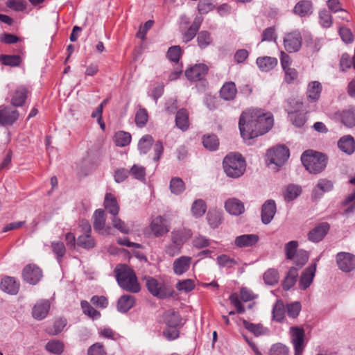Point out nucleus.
Returning <instances> with one entry per match:
<instances>
[{"label":"nucleus","instance_id":"nucleus-14","mask_svg":"<svg viewBox=\"0 0 355 355\" xmlns=\"http://www.w3.org/2000/svg\"><path fill=\"white\" fill-rule=\"evenodd\" d=\"M335 115L338 121L345 127L352 128L355 126V106H350L342 112H338Z\"/></svg>","mask_w":355,"mask_h":355},{"label":"nucleus","instance_id":"nucleus-30","mask_svg":"<svg viewBox=\"0 0 355 355\" xmlns=\"http://www.w3.org/2000/svg\"><path fill=\"white\" fill-rule=\"evenodd\" d=\"M135 303V298L132 295H123L117 302V310L123 313L128 312L133 307Z\"/></svg>","mask_w":355,"mask_h":355},{"label":"nucleus","instance_id":"nucleus-11","mask_svg":"<svg viewBox=\"0 0 355 355\" xmlns=\"http://www.w3.org/2000/svg\"><path fill=\"white\" fill-rule=\"evenodd\" d=\"M208 70L205 64H196L185 71V76L191 81H198L204 78Z\"/></svg>","mask_w":355,"mask_h":355},{"label":"nucleus","instance_id":"nucleus-4","mask_svg":"<svg viewBox=\"0 0 355 355\" xmlns=\"http://www.w3.org/2000/svg\"><path fill=\"white\" fill-rule=\"evenodd\" d=\"M223 166L227 177L238 178L244 174L246 162L241 154L230 153L223 159Z\"/></svg>","mask_w":355,"mask_h":355},{"label":"nucleus","instance_id":"nucleus-40","mask_svg":"<svg viewBox=\"0 0 355 355\" xmlns=\"http://www.w3.org/2000/svg\"><path fill=\"white\" fill-rule=\"evenodd\" d=\"M191 213L196 218L202 216L207 210V205L202 199L196 200L191 205Z\"/></svg>","mask_w":355,"mask_h":355},{"label":"nucleus","instance_id":"nucleus-21","mask_svg":"<svg viewBox=\"0 0 355 355\" xmlns=\"http://www.w3.org/2000/svg\"><path fill=\"white\" fill-rule=\"evenodd\" d=\"M19 113L16 110L4 107L0 110V125H12L18 119Z\"/></svg>","mask_w":355,"mask_h":355},{"label":"nucleus","instance_id":"nucleus-43","mask_svg":"<svg viewBox=\"0 0 355 355\" xmlns=\"http://www.w3.org/2000/svg\"><path fill=\"white\" fill-rule=\"evenodd\" d=\"M309 257V252L304 250H299L297 253L294 255V258L291 260H293L294 264L296 265V268L298 270L302 268L308 261Z\"/></svg>","mask_w":355,"mask_h":355},{"label":"nucleus","instance_id":"nucleus-54","mask_svg":"<svg viewBox=\"0 0 355 355\" xmlns=\"http://www.w3.org/2000/svg\"><path fill=\"white\" fill-rule=\"evenodd\" d=\"M67 324V320L63 318L56 320L52 327H49L47 331L49 334L57 335L60 333Z\"/></svg>","mask_w":355,"mask_h":355},{"label":"nucleus","instance_id":"nucleus-9","mask_svg":"<svg viewBox=\"0 0 355 355\" xmlns=\"http://www.w3.org/2000/svg\"><path fill=\"white\" fill-rule=\"evenodd\" d=\"M292 343L294 347L295 355H301L304 348V331L298 327H292L290 329Z\"/></svg>","mask_w":355,"mask_h":355},{"label":"nucleus","instance_id":"nucleus-18","mask_svg":"<svg viewBox=\"0 0 355 355\" xmlns=\"http://www.w3.org/2000/svg\"><path fill=\"white\" fill-rule=\"evenodd\" d=\"M316 271V263L309 266L302 272L299 281V287L302 290H306L311 284Z\"/></svg>","mask_w":355,"mask_h":355},{"label":"nucleus","instance_id":"nucleus-5","mask_svg":"<svg viewBox=\"0 0 355 355\" xmlns=\"http://www.w3.org/2000/svg\"><path fill=\"white\" fill-rule=\"evenodd\" d=\"M289 150L285 146H277L268 150L266 162L268 166L273 165L278 170L289 157Z\"/></svg>","mask_w":355,"mask_h":355},{"label":"nucleus","instance_id":"nucleus-10","mask_svg":"<svg viewBox=\"0 0 355 355\" xmlns=\"http://www.w3.org/2000/svg\"><path fill=\"white\" fill-rule=\"evenodd\" d=\"M338 268L344 272H350L355 268V256L348 252H340L336 256Z\"/></svg>","mask_w":355,"mask_h":355},{"label":"nucleus","instance_id":"nucleus-23","mask_svg":"<svg viewBox=\"0 0 355 355\" xmlns=\"http://www.w3.org/2000/svg\"><path fill=\"white\" fill-rule=\"evenodd\" d=\"M338 147L343 153L351 155L355 151V140L351 135L343 136L338 141Z\"/></svg>","mask_w":355,"mask_h":355},{"label":"nucleus","instance_id":"nucleus-41","mask_svg":"<svg viewBox=\"0 0 355 355\" xmlns=\"http://www.w3.org/2000/svg\"><path fill=\"white\" fill-rule=\"evenodd\" d=\"M343 211L349 214L355 211V191L348 195L342 203Z\"/></svg>","mask_w":355,"mask_h":355},{"label":"nucleus","instance_id":"nucleus-49","mask_svg":"<svg viewBox=\"0 0 355 355\" xmlns=\"http://www.w3.org/2000/svg\"><path fill=\"white\" fill-rule=\"evenodd\" d=\"M202 144L205 148L212 151L218 148L219 141L216 135H209L203 137Z\"/></svg>","mask_w":355,"mask_h":355},{"label":"nucleus","instance_id":"nucleus-60","mask_svg":"<svg viewBox=\"0 0 355 355\" xmlns=\"http://www.w3.org/2000/svg\"><path fill=\"white\" fill-rule=\"evenodd\" d=\"M112 225L114 228L123 234H128L130 231L128 225L121 220L117 216H114L111 218Z\"/></svg>","mask_w":355,"mask_h":355},{"label":"nucleus","instance_id":"nucleus-51","mask_svg":"<svg viewBox=\"0 0 355 355\" xmlns=\"http://www.w3.org/2000/svg\"><path fill=\"white\" fill-rule=\"evenodd\" d=\"M83 312L92 319H97L100 318L101 313L95 309L92 305L86 300H83L80 302Z\"/></svg>","mask_w":355,"mask_h":355},{"label":"nucleus","instance_id":"nucleus-2","mask_svg":"<svg viewBox=\"0 0 355 355\" xmlns=\"http://www.w3.org/2000/svg\"><path fill=\"white\" fill-rule=\"evenodd\" d=\"M114 273L119 286L130 293H137L141 290L137 277L133 270L126 265L118 266Z\"/></svg>","mask_w":355,"mask_h":355},{"label":"nucleus","instance_id":"nucleus-36","mask_svg":"<svg viewBox=\"0 0 355 355\" xmlns=\"http://www.w3.org/2000/svg\"><path fill=\"white\" fill-rule=\"evenodd\" d=\"M175 123L178 128L184 131L189 128V113L187 110H180L175 116Z\"/></svg>","mask_w":355,"mask_h":355},{"label":"nucleus","instance_id":"nucleus-24","mask_svg":"<svg viewBox=\"0 0 355 355\" xmlns=\"http://www.w3.org/2000/svg\"><path fill=\"white\" fill-rule=\"evenodd\" d=\"M258 241L259 236L257 234H243L235 238L234 245L240 248L252 247L257 244Z\"/></svg>","mask_w":355,"mask_h":355},{"label":"nucleus","instance_id":"nucleus-45","mask_svg":"<svg viewBox=\"0 0 355 355\" xmlns=\"http://www.w3.org/2000/svg\"><path fill=\"white\" fill-rule=\"evenodd\" d=\"M64 344L60 340H51L49 341L45 346L46 349L51 353L56 355H60L64 351Z\"/></svg>","mask_w":355,"mask_h":355},{"label":"nucleus","instance_id":"nucleus-38","mask_svg":"<svg viewBox=\"0 0 355 355\" xmlns=\"http://www.w3.org/2000/svg\"><path fill=\"white\" fill-rule=\"evenodd\" d=\"M207 218L211 228H216L222 222V212L217 209H209Z\"/></svg>","mask_w":355,"mask_h":355},{"label":"nucleus","instance_id":"nucleus-25","mask_svg":"<svg viewBox=\"0 0 355 355\" xmlns=\"http://www.w3.org/2000/svg\"><path fill=\"white\" fill-rule=\"evenodd\" d=\"M1 288L8 294L16 295L19 289V283L14 277H6L1 282Z\"/></svg>","mask_w":355,"mask_h":355},{"label":"nucleus","instance_id":"nucleus-58","mask_svg":"<svg viewBox=\"0 0 355 355\" xmlns=\"http://www.w3.org/2000/svg\"><path fill=\"white\" fill-rule=\"evenodd\" d=\"M197 41L198 46L201 49H204L207 47L210 43L211 42V37H210L209 33L206 31H203L198 33L197 37Z\"/></svg>","mask_w":355,"mask_h":355},{"label":"nucleus","instance_id":"nucleus-64","mask_svg":"<svg viewBox=\"0 0 355 355\" xmlns=\"http://www.w3.org/2000/svg\"><path fill=\"white\" fill-rule=\"evenodd\" d=\"M129 172L135 178L139 180H143L145 178V168L141 166L135 164L132 166Z\"/></svg>","mask_w":355,"mask_h":355},{"label":"nucleus","instance_id":"nucleus-50","mask_svg":"<svg viewBox=\"0 0 355 355\" xmlns=\"http://www.w3.org/2000/svg\"><path fill=\"white\" fill-rule=\"evenodd\" d=\"M131 141V135L130 133L120 131L114 135V142L117 146L124 147L128 145Z\"/></svg>","mask_w":355,"mask_h":355},{"label":"nucleus","instance_id":"nucleus-28","mask_svg":"<svg viewBox=\"0 0 355 355\" xmlns=\"http://www.w3.org/2000/svg\"><path fill=\"white\" fill-rule=\"evenodd\" d=\"M103 205L105 209L108 211L112 216L118 215L119 212V205L114 195L110 193H106Z\"/></svg>","mask_w":355,"mask_h":355},{"label":"nucleus","instance_id":"nucleus-52","mask_svg":"<svg viewBox=\"0 0 355 355\" xmlns=\"http://www.w3.org/2000/svg\"><path fill=\"white\" fill-rule=\"evenodd\" d=\"M51 248L54 254L56 255L57 261L59 263L62 262V259L66 253V248L61 241H53L51 243Z\"/></svg>","mask_w":355,"mask_h":355},{"label":"nucleus","instance_id":"nucleus-63","mask_svg":"<svg viewBox=\"0 0 355 355\" xmlns=\"http://www.w3.org/2000/svg\"><path fill=\"white\" fill-rule=\"evenodd\" d=\"M288 348L286 345L282 343H276L271 347L270 355H288Z\"/></svg>","mask_w":355,"mask_h":355},{"label":"nucleus","instance_id":"nucleus-27","mask_svg":"<svg viewBox=\"0 0 355 355\" xmlns=\"http://www.w3.org/2000/svg\"><path fill=\"white\" fill-rule=\"evenodd\" d=\"M327 8H324L320 11L319 19L320 24L324 28H329L332 24L331 10L333 9L332 0H328Z\"/></svg>","mask_w":355,"mask_h":355},{"label":"nucleus","instance_id":"nucleus-42","mask_svg":"<svg viewBox=\"0 0 355 355\" xmlns=\"http://www.w3.org/2000/svg\"><path fill=\"white\" fill-rule=\"evenodd\" d=\"M169 188L172 193L180 195L185 190V184L180 178L175 177L171 180Z\"/></svg>","mask_w":355,"mask_h":355},{"label":"nucleus","instance_id":"nucleus-3","mask_svg":"<svg viewBox=\"0 0 355 355\" xmlns=\"http://www.w3.org/2000/svg\"><path fill=\"white\" fill-rule=\"evenodd\" d=\"M301 161L310 173L318 174L326 168L327 157L322 153L308 150L302 153Z\"/></svg>","mask_w":355,"mask_h":355},{"label":"nucleus","instance_id":"nucleus-29","mask_svg":"<svg viewBox=\"0 0 355 355\" xmlns=\"http://www.w3.org/2000/svg\"><path fill=\"white\" fill-rule=\"evenodd\" d=\"M190 236L191 233L189 230L184 229L174 230L171 234V241L182 247Z\"/></svg>","mask_w":355,"mask_h":355},{"label":"nucleus","instance_id":"nucleus-7","mask_svg":"<svg viewBox=\"0 0 355 355\" xmlns=\"http://www.w3.org/2000/svg\"><path fill=\"white\" fill-rule=\"evenodd\" d=\"M302 35L299 31H293L285 34L284 46L288 53L297 52L302 46Z\"/></svg>","mask_w":355,"mask_h":355},{"label":"nucleus","instance_id":"nucleus-48","mask_svg":"<svg viewBox=\"0 0 355 355\" xmlns=\"http://www.w3.org/2000/svg\"><path fill=\"white\" fill-rule=\"evenodd\" d=\"M153 141V138L149 135L143 136L138 143V149L140 153L146 154L150 149Z\"/></svg>","mask_w":355,"mask_h":355},{"label":"nucleus","instance_id":"nucleus-37","mask_svg":"<svg viewBox=\"0 0 355 355\" xmlns=\"http://www.w3.org/2000/svg\"><path fill=\"white\" fill-rule=\"evenodd\" d=\"M77 245L84 249L89 250L95 247L96 242L91 234H82L78 236Z\"/></svg>","mask_w":355,"mask_h":355},{"label":"nucleus","instance_id":"nucleus-1","mask_svg":"<svg viewBox=\"0 0 355 355\" xmlns=\"http://www.w3.org/2000/svg\"><path fill=\"white\" fill-rule=\"evenodd\" d=\"M273 125L270 113L253 109L243 112L239 119V127L244 139H251L268 132Z\"/></svg>","mask_w":355,"mask_h":355},{"label":"nucleus","instance_id":"nucleus-33","mask_svg":"<svg viewBox=\"0 0 355 355\" xmlns=\"http://www.w3.org/2000/svg\"><path fill=\"white\" fill-rule=\"evenodd\" d=\"M277 64V60L272 57H262L257 59L258 67L263 71L272 70Z\"/></svg>","mask_w":355,"mask_h":355},{"label":"nucleus","instance_id":"nucleus-35","mask_svg":"<svg viewBox=\"0 0 355 355\" xmlns=\"http://www.w3.org/2000/svg\"><path fill=\"white\" fill-rule=\"evenodd\" d=\"M298 270L295 266L289 269L283 283L284 290L288 291L295 285L298 277Z\"/></svg>","mask_w":355,"mask_h":355},{"label":"nucleus","instance_id":"nucleus-17","mask_svg":"<svg viewBox=\"0 0 355 355\" xmlns=\"http://www.w3.org/2000/svg\"><path fill=\"white\" fill-rule=\"evenodd\" d=\"M192 257L182 256L174 260L173 263V270L176 275H182L187 272L191 265Z\"/></svg>","mask_w":355,"mask_h":355},{"label":"nucleus","instance_id":"nucleus-31","mask_svg":"<svg viewBox=\"0 0 355 355\" xmlns=\"http://www.w3.org/2000/svg\"><path fill=\"white\" fill-rule=\"evenodd\" d=\"M237 89L233 82H227L223 85L220 90V97L225 101L233 100L236 95Z\"/></svg>","mask_w":355,"mask_h":355},{"label":"nucleus","instance_id":"nucleus-15","mask_svg":"<svg viewBox=\"0 0 355 355\" xmlns=\"http://www.w3.org/2000/svg\"><path fill=\"white\" fill-rule=\"evenodd\" d=\"M330 229V225L325 222L321 223L311 229L308 233L309 241L318 243L323 239Z\"/></svg>","mask_w":355,"mask_h":355},{"label":"nucleus","instance_id":"nucleus-57","mask_svg":"<svg viewBox=\"0 0 355 355\" xmlns=\"http://www.w3.org/2000/svg\"><path fill=\"white\" fill-rule=\"evenodd\" d=\"M279 279L278 272L275 269L268 270L263 275V280L268 285H274Z\"/></svg>","mask_w":355,"mask_h":355},{"label":"nucleus","instance_id":"nucleus-62","mask_svg":"<svg viewBox=\"0 0 355 355\" xmlns=\"http://www.w3.org/2000/svg\"><path fill=\"white\" fill-rule=\"evenodd\" d=\"M217 263L220 267L231 268L237 264L235 259L230 258L226 254H222L217 257Z\"/></svg>","mask_w":355,"mask_h":355},{"label":"nucleus","instance_id":"nucleus-32","mask_svg":"<svg viewBox=\"0 0 355 355\" xmlns=\"http://www.w3.org/2000/svg\"><path fill=\"white\" fill-rule=\"evenodd\" d=\"M293 11L300 17L308 16L312 13V3L309 0L300 1L295 6Z\"/></svg>","mask_w":355,"mask_h":355},{"label":"nucleus","instance_id":"nucleus-59","mask_svg":"<svg viewBox=\"0 0 355 355\" xmlns=\"http://www.w3.org/2000/svg\"><path fill=\"white\" fill-rule=\"evenodd\" d=\"M243 326L246 329L258 336L264 333L263 327L260 324H253L246 320H243Z\"/></svg>","mask_w":355,"mask_h":355},{"label":"nucleus","instance_id":"nucleus-39","mask_svg":"<svg viewBox=\"0 0 355 355\" xmlns=\"http://www.w3.org/2000/svg\"><path fill=\"white\" fill-rule=\"evenodd\" d=\"M302 193V187L299 185L288 184L284 192V198L287 201H291L297 198Z\"/></svg>","mask_w":355,"mask_h":355},{"label":"nucleus","instance_id":"nucleus-6","mask_svg":"<svg viewBox=\"0 0 355 355\" xmlns=\"http://www.w3.org/2000/svg\"><path fill=\"white\" fill-rule=\"evenodd\" d=\"M144 280L148 292L154 297L164 299L171 295V291L164 282H159L150 276H145Z\"/></svg>","mask_w":355,"mask_h":355},{"label":"nucleus","instance_id":"nucleus-12","mask_svg":"<svg viewBox=\"0 0 355 355\" xmlns=\"http://www.w3.org/2000/svg\"><path fill=\"white\" fill-rule=\"evenodd\" d=\"M277 211V206L274 200L265 201L261 207V218L263 224H269L273 219Z\"/></svg>","mask_w":355,"mask_h":355},{"label":"nucleus","instance_id":"nucleus-19","mask_svg":"<svg viewBox=\"0 0 355 355\" xmlns=\"http://www.w3.org/2000/svg\"><path fill=\"white\" fill-rule=\"evenodd\" d=\"M49 309L50 302L48 300H41L33 307L32 315L35 319L42 320L47 316Z\"/></svg>","mask_w":355,"mask_h":355},{"label":"nucleus","instance_id":"nucleus-26","mask_svg":"<svg viewBox=\"0 0 355 355\" xmlns=\"http://www.w3.org/2000/svg\"><path fill=\"white\" fill-rule=\"evenodd\" d=\"M322 85L318 81H311L306 89V98L309 102L315 103L320 98Z\"/></svg>","mask_w":355,"mask_h":355},{"label":"nucleus","instance_id":"nucleus-44","mask_svg":"<svg viewBox=\"0 0 355 355\" xmlns=\"http://www.w3.org/2000/svg\"><path fill=\"white\" fill-rule=\"evenodd\" d=\"M285 308L284 302L279 300L276 302L272 309V318L277 322H281L284 318Z\"/></svg>","mask_w":355,"mask_h":355},{"label":"nucleus","instance_id":"nucleus-61","mask_svg":"<svg viewBox=\"0 0 355 355\" xmlns=\"http://www.w3.org/2000/svg\"><path fill=\"white\" fill-rule=\"evenodd\" d=\"M287 314L290 318H295L301 311V304L299 302H294L286 306Z\"/></svg>","mask_w":355,"mask_h":355},{"label":"nucleus","instance_id":"nucleus-53","mask_svg":"<svg viewBox=\"0 0 355 355\" xmlns=\"http://www.w3.org/2000/svg\"><path fill=\"white\" fill-rule=\"evenodd\" d=\"M302 105L303 103L301 100L297 98H290L287 102L286 110L289 115L297 113L301 110Z\"/></svg>","mask_w":355,"mask_h":355},{"label":"nucleus","instance_id":"nucleus-56","mask_svg":"<svg viewBox=\"0 0 355 355\" xmlns=\"http://www.w3.org/2000/svg\"><path fill=\"white\" fill-rule=\"evenodd\" d=\"M340 3L338 0H334V14L337 13L338 12H340V15H334V20L336 21V23L337 22H340V20H346L347 21H349V13L342 9L340 6H339Z\"/></svg>","mask_w":355,"mask_h":355},{"label":"nucleus","instance_id":"nucleus-22","mask_svg":"<svg viewBox=\"0 0 355 355\" xmlns=\"http://www.w3.org/2000/svg\"><path fill=\"white\" fill-rule=\"evenodd\" d=\"M225 209L230 214L239 216L245 211L244 204L238 198H230L225 202Z\"/></svg>","mask_w":355,"mask_h":355},{"label":"nucleus","instance_id":"nucleus-20","mask_svg":"<svg viewBox=\"0 0 355 355\" xmlns=\"http://www.w3.org/2000/svg\"><path fill=\"white\" fill-rule=\"evenodd\" d=\"M164 321L168 327L180 328L184 324L183 319L180 313L173 309L164 312Z\"/></svg>","mask_w":355,"mask_h":355},{"label":"nucleus","instance_id":"nucleus-47","mask_svg":"<svg viewBox=\"0 0 355 355\" xmlns=\"http://www.w3.org/2000/svg\"><path fill=\"white\" fill-rule=\"evenodd\" d=\"M0 62L6 65L12 67H17L21 63V58L18 55H0Z\"/></svg>","mask_w":355,"mask_h":355},{"label":"nucleus","instance_id":"nucleus-55","mask_svg":"<svg viewBox=\"0 0 355 355\" xmlns=\"http://www.w3.org/2000/svg\"><path fill=\"white\" fill-rule=\"evenodd\" d=\"M298 242L297 241H291L287 243L284 247L285 255L287 259H292L294 255L298 251Z\"/></svg>","mask_w":355,"mask_h":355},{"label":"nucleus","instance_id":"nucleus-13","mask_svg":"<svg viewBox=\"0 0 355 355\" xmlns=\"http://www.w3.org/2000/svg\"><path fill=\"white\" fill-rule=\"evenodd\" d=\"M22 275L24 281L31 284L35 285L42 278V272L37 266L30 264L24 268Z\"/></svg>","mask_w":355,"mask_h":355},{"label":"nucleus","instance_id":"nucleus-46","mask_svg":"<svg viewBox=\"0 0 355 355\" xmlns=\"http://www.w3.org/2000/svg\"><path fill=\"white\" fill-rule=\"evenodd\" d=\"M338 28V34L342 40V41L345 44H351L354 41V35L351 31V30L340 24L339 22H337Z\"/></svg>","mask_w":355,"mask_h":355},{"label":"nucleus","instance_id":"nucleus-8","mask_svg":"<svg viewBox=\"0 0 355 355\" xmlns=\"http://www.w3.org/2000/svg\"><path fill=\"white\" fill-rule=\"evenodd\" d=\"M148 230L155 237H161L169 232L170 226L165 218L158 216L152 220Z\"/></svg>","mask_w":355,"mask_h":355},{"label":"nucleus","instance_id":"nucleus-16","mask_svg":"<svg viewBox=\"0 0 355 355\" xmlns=\"http://www.w3.org/2000/svg\"><path fill=\"white\" fill-rule=\"evenodd\" d=\"M93 219V226L95 231L103 234H109L110 227H105V216L103 209H96L94 214Z\"/></svg>","mask_w":355,"mask_h":355},{"label":"nucleus","instance_id":"nucleus-34","mask_svg":"<svg viewBox=\"0 0 355 355\" xmlns=\"http://www.w3.org/2000/svg\"><path fill=\"white\" fill-rule=\"evenodd\" d=\"M27 98V89L24 87H19L15 92L11 103L15 107H21Z\"/></svg>","mask_w":355,"mask_h":355}]
</instances>
